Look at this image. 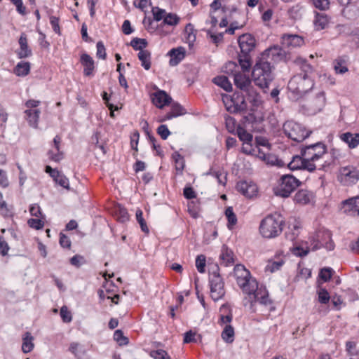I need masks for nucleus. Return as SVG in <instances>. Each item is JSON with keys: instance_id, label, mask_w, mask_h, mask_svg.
I'll return each mask as SVG.
<instances>
[{"instance_id": "f257e3e1", "label": "nucleus", "mask_w": 359, "mask_h": 359, "mask_svg": "<svg viewBox=\"0 0 359 359\" xmlns=\"http://www.w3.org/2000/svg\"><path fill=\"white\" fill-rule=\"evenodd\" d=\"M233 276L238 286L245 295L244 301L249 302L251 306H253L256 302L265 306L271 304V301L266 287L259 285L243 265L236 264L234 266Z\"/></svg>"}, {"instance_id": "f03ea898", "label": "nucleus", "mask_w": 359, "mask_h": 359, "mask_svg": "<svg viewBox=\"0 0 359 359\" xmlns=\"http://www.w3.org/2000/svg\"><path fill=\"white\" fill-rule=\"evenodd\" d=\"M300 153L307 161L306 168L309 172H313L316 169H324L330 165V162L323 161L327 154V147L324 143L317 142L302 147Z\"/></svg>"}, {"instance_id": "7ed1b4c3", "label": "nucleus", "mask_w": 359, "mask_h": 359, "mask_svg": "<svg viewBox=\"0 0 359 359\" xmlns=\"http://www.w3.org/2000/svg\"><path fill=\"white\" fill-rule=\"evenodd\" d=\"M224 71L228 74L233 75L234 84L237 88L246 93L250 102L256 103L259 101V95L252 86L249 76L245 72L238 71V66L235 62H227Z\"/></svg>"}, {"instance_id": "20e7f679", "label": "nucleus", "mask_w": 359, "mask_h": 359, "mask_svg": "<svg viewBox=\"0 0 359 359\" xmlns=\"http://www.w3.org/2000/svg\"><path fill=\"white\" fill-rule=\"evenodd\" d=\"M284 224V219L280 214H270L260 222L259 232L263 238L272 239L280 235Z\"/></svg>"}, {"instance_id": "39448f33", "label": "nucleus", "mask_w": 359, "mask_h": 359, "mask_svg": "<svg viewBox=\"0 0 359 359\" xmlns=\"http://www.w3.org/2000/svg\"><path fill=\"white\" fill-rule=\"evenodd\" d=\"M252 76L256 86L263 90L269 88L273 79L270 62L264 60H258L253 67Z\"/></svg>"}, {"instance_id": "423d86ee", "label": "nucleus", "mask_w": 359, "mask_h": 359, "mask_svg": "<svg viewBox=\"0 0 359 359\" xmlns=\"http://www.w3.org/2000/svg\"><path fill=\"white\" fill-rule=\"evenodd\" d=\"M336 178L342 187L355 185L359 182V165L349 163L341 165L336 172Z\"/></svg>"}, {"instance_id": "0eeeda50", "label": "nucleus", "mask_w": 359, "mask_h": 359, "mask_svg": "<svg viewBox=\"0 0 359 359\" xmlns=\"http://www.w3.org/2000/svg\"><path fill=\"white\" fill-rule=\"evenodd\" d=\"M313 81L308 75L302 74L294 76L288 82L287 88L294 99H298L313 87Z\"/></svg>"}, {"instance_id": "6e6552de", "label": "nucleus", "mask_w": 359, "mask_h": 359, "mask_svg": "<svg viewBox=\"0 0 359 359\" xmlns=\"http://www.w3.org/2000/svg\"><path fill=\"white\" fill-rule=\"evenodd\" d=\"M301 184L300 181L292 175L280 177L277 187L274 189L276 196L287 198Z\"/></svg>"}, {"instance_id": "1a4fd4ad", "label": "nucleus", "mask_w": 359, "mask_h": 359, "mask_svg": "<svg viewBox=\"0 0 359 359\" xmlns=\"http://www.w3.org/2000/svg\"><path fill=\"white\" fill-rule=\"evenodd\" d=\"M215 270L210 272L209 285L210 297L215 302L221 299L225 294L224 283L219 273L217 266Z\"/></svg>"}, {"instance_id": "9d476101", "label": "nucleus", "mask_w": 359, "mask_h": 359, "mask_svg": "<svg viewBox=\"0 0 359 359\" xmlns=\"http://www.w3.org/2000/svg\"><path fill=\"white\" fill-rule=\"evenodd\" d=\"M222 101L226 109L230 113H243L247 109L244 95L238 93H235L232 95H223Z\"/></svg>"}, {"instance_id": "9b49d317", "label": "nucleus", "mask_w": 359, "mask_h": 359, "mask_svg": "<svg viewBox=\"0 0 359 359\" xmlns=\"http://www.w3.org/2000/svg\"><path fill=\"white\" fill-rule=\"evenodd\" d=\"M284 133L294 142H302L309 135L305 127L294 121H286L283 126Z\"/></svg>"}, {"instance_id": "f8f14e48", "label": "nucleus", "mask_w": 359, "mask_h": 359, "mask_svg": "<svg viewBox=\"0 0 359 359\" xmlns=\"http://www.w3.org/2000/svg\"><path fill=\"white\" fill-rule=\"evenodd\" d=\"M313 250H318L325 248L328 250H332L334 248V243L332 240L331 232L325 229H320L313 237Z\"/></svg>"}, {"instance_id": "ddd939ff", "label": "nucleus", "mask_w": 359, "mask_h": 359, "mask_svg": "<svg viewBox=\"0 0 359 359\" xmlns=\"http://www.w3.org/2000/svg\"><path fill=\"white\" fill-rule=\"evenodd\" d=\"M325 95L323 91H319L310 97L304 105L308 114L314 115L320 112L325 105Z\"/></svg>"}, {"instance_id": "4468645a", "label": "nucleus", "mask_w": 359, "mask_h": 359, "mask_svg": "<svg viewBox=\"0 0 359 359\" xmlns=\"http://www.w3.org/2000/svg\"><path fill=\"white\" fill-rule=\"evenodd\" d=\"M236 189L238 192L248 198H252L257 196L258 187L252 181H241L237 183Z\"/></svg>"}, {"instance_id": "2eb2a0df", "label": "nucleus", "mask_w": 359, "mask_h": 359, "mask_svg": "<svg viewBox=\"0 0 359 359\" xmlns=\"http://www.w3.org/2000/svg\"><path fill=\"white\" fill-rule=\"evenodd\" d=\"M286 58L285 51L278 46H274L266 49L262 54V59L271 60L273 62H278L285 60Z\"/></svg>"}, {"instance_id": "dca6fc26", "label": "nucleus", "mask_w": 359, "mask_h": 359, "mask_svg": "<svg viewBox=\"0 0 359 359\" xmlns=\"http://www.w3.org/2000/svg\"><path fill=\"white\" fill-rule=\"evenodd\" d=\"M280 43L285 48L292 49L301 47L304 43V40L297 34H284L280 37Z\"/></svg>"}, {"instance_id": "f3484780", "label": "nucleus", "mask_w": 359, "mask_h": 359, "mask_svg": "<svg viewBox=\"0 0 359 359\" xmlns=\"http://www.w3.org/2000/svg\"><path fill=\"white\" fill-rule=\"evenodd\" d=\"M151 100L156 107L163 109L171 103L172 97L165 91L158 89L151 94Z\"/></svg>"}, {"instance_id": "a211bd4d", "label": "nucleus", "mask_w": 359, "mask_h": 359, "mask_svg": "<svg viewBox=\"0 0 359 359\" xmlns=\"http://www.w3.org/2000/svg\"><path fill=\"white\" fill-rule=\"evenodd\" d=\"M238 42L242 54H249L255 48V39L250 34L240 36Z\"/></svg>"}, {"instance_id": "6ab92c4d", "label": "nucleus", "mask_w": 359, "mask_h": 359, "mask_svg": "<svg viewBox=\"0 0 359 359\" xmlns=\"http://www.w3.org/2000/svg\"><path fill=\"white\" fill-rule=\"evenodd\" d=\"M46 172L48 173L53 180L65 189H69L68 178L56 169H53L50 165H46Z\"/></svg>"}, {"instance_id": "aec40b11", "label": "nucleus", "mask_w": 359, "mask_h": 359, "mask_svg": "<svg viewBox=\"0 0 359 359\" xmlns=\"http://www.w3.org/2000/svg\"><path fill=\"white\" fill-rule=\"evenodd\" d=\"M186 110L178 103H173L171 105L170 111L165 114L160 115L158 117V121L160 123L170 120L172 118L184 115Z\"/></svg>"}, {"instance_id": "412c9836", "label": "nucleus", "mask_w": 359, "mask_h": 359, "mask_svg": "<svg viewBox=\"0 0 359 359\" xmlns=\"http://www.w3.org/2000/svg\"><path fill=\"white\" fill-rule=\"evenodd\" d=\"M62 142V138L60 135H56L53 139V149H50L48 151V158L55 162H59L61 161L64 154L62 151H60V143Z\"/></svg>"}, {"instance_id": "4be33fe9", "label": "nucleus", "mask_w": 359, "mask_h": 359, "mask_svg": "<svg viewBox=\"0 0 359 359\" xmlns=\"http://www.w3.org/2000/svg\"><path fill=\"white\" fill-rule=\"evenodd\" d=\"M20 48L16 52L18 58L29 57L32 55V51L28 46L27 37L25 33H22L18 40Z\"/></svg>"}, {"instance_id": "5701e85b", "label": "nucleus", "mask_w": 359, "mask_h": 359, "mask_svg": "<svg viewBox=\"0 0 359 359\" xmlns=\"http://www.w3.org/2000/svg\"><path fill=\"white\" fill-rule=\"evenodd\" d=\"M80 62L83 67L84 76H93L95 69V62L93 57L87 53H82L80 57Z\"/></svg>"}, {"instance_id": "b1692460", "label": "nucleus", "mask_w": 359, "mask_h": 359, "mask_svg": "<svg viewBox=\"0 0 359 359\" xmlns=\"http://www.w3.org/2000/svg\"><path fill=\"white\" fill-rule=\"evenodd\" d=\"M314 194L313 192L306 189L299 190L294 196L295 203L299 205H307L313 202Z\"/></svg>"}, {"instance_id": "393cba45", "label": "nucleus", "mask_w": 359, "mask_h": 359, "mask_svg": "<svg viewBox=\"0 0 359 359\" xmlns=\"http://www.w3.org/2000/svg\"><path fill=\"white\" fill-rule=\"evenodd\" d=\"M220 264L224 266H231L235 263V256L233 251L223 245L219 255Z\"/></svg>"}, {"instance_id": "a878e982", "label": "nucleus", "mask_w": 359, "mask_h": 359, "mask_svg": "<svg viewBox=\"0 0 359 359\" xmlns=\"http://www.w3.org/2000/svg\"><path fill=\"white\" fill-rule=\"evenodd\" d=\"M168 55L170 57L169 64L170 66L177 65L185 56V49L183 47L171 49Z\"/></svg>"}, {"instance_id": "bb28decb", "label": "nucleus", "mask_w": 359, "mask_h": 359, "mask_svg": "<svg viewBox=\"0 0 359 359\" xmlns=\"http://www.w3.org/2000/svg\"><path fill=\"white\" fill-rule=\"evenodd\" d=\"M341 141L348 144L351 149H354L359 145V133L346 132L339 135Z\"/></svg>"}, {"instance_id": "cd10ccee", "label": "nucleus", "mask_w": 359, "mask_h": 359, "mask_svg": "<svg viewBox=\"0 0 359 359\" xmlns=\"http://www.w3.org/2000/svg\"><path fill=\"white\" fill-rule=\"evenodd\" d=\"M342 204L346 212H352L359 216V196L345 200Z\"/></svg>"}, {"instance_id": "c85d7f7f", "label": "nucleus", "mask_w": 359, "mask_h": 359, "mask_svg": "<svg viewBox=\"0 0 359 359\" xmlns=\"http://www.w3.org/2000/svg\"><path fill=\"white\" fill-rule=\"evenodd\" d=\"M40 114L41 111L39 109H27L25 111V119L31 127L34 128H38Z\"/></svg>"}, {"instance_id": "c756f323", "label": "nucleus", "mask_w": 359, "mask_h": 359, "mask_svg": "<svg viewBox=\"0 0 359 359\" xmlns=\"http://www.w3.org/2000/svg\"><path fill=\"white\" fill-rule=\"evenodd\" d=\"M307 161L304 160V157L300 155L293 156L292 161L289 163L288 167L292 170H307Z\"/></svg>"}, {"instance_id": "7c9ffc66", "label": "nucleus", "mask_w": 359, "mask_h": 359, "mask_svg": "<svg viewBox=\"0 0 359 359\" xmlns=\"http://www.w3.org/2000/svg\"><path fill=\"white\" fill-rule=\"evenodd\" d=\"M284 263L285 262L282 255H278V256H276L274 258L269 260L265 267V271L273 273L279 270Z\"/></svg>"}, {"instance_id": "2f4dec72", "label": "nucleus", "mask_w": 359, "mask_h": 359, "mask_svg": "<svg viewBox=\"0 0 359 359\" xmlns=\"http://www.w3.org/2000/svg\"><path fill=\"white\" fill-rule=\"evenodd\" d=\"M330 23V18L325 13H316L313 25L316 30H322L325 29Z\"/></svg>"}, {"instance_id": "473e14b6", "label": "nucleus", "mask_w": 359, "mask_h": 359, "mask_svg": "<svg viewBox=\"0 0 359 359\" xmlns=\"http://www.w3.org/2000/svg\"><path fill=\"white\" fill-rule=\"evenodd\" d=\"M184 38L189 47L194 46L196 39V31L191 23L187 24L185 27Z\"/></svg>"}, {"instance_id": "72a5a7b5", "label": "nucleus", "mask_w": 359, "mask_h": 359, "mask_svg": "<svg viewBox=\"0 0 359 359\" xmlns=\"http://www.w3.org/2000/svg\"><path fill=\"white\" fill-rule=\"evenodd\" d=\"M220 314L218 323L221 325H230L232 321L233 316L231 312L225 306H222L220 308Z\"/></svg>"}, {"instance_id": "f704fd0d", "label": "nucleus", "mask_w": 359, "mask_h": 359, "mask_svg": "<svg viewBox=\"0 0 359 359\" xmlns=\"http://www.w3.org/2000/svg\"><path fill=\"white\" fill-rule=\"evenodd\" d=\"M30 68L29 62L21 61L15 67L13 72L18 76H25L29 74Z\"/></svg>"}, {"instance_id": "c9c22d12", "label": "nucleus", "mask_w": 359, "mask_h": 359, "mask_svg": "<svg viewBox=\"0 0 359 359\" xmlns=\"http://www.w3.org/2000/svg\"><path fill=\"white\" fill-rule=\"evenodd\" d=\"M33 341L34 337L31 333L29 332H25L22 337V351L23 353H27L33 350L34 347Z\"/></svg>"}, {"instance_id": "e433bc0d", "label": "nucleus", "mask_w": 359, "mask_h": 359, "mask_svg": "<svg viewBox=\"0 0 359 359\" xmlns=\"http://www.w3.org/2000/svg\"><path fill=\"white\" fill-rule=\"evenodd\" d=\"M333 68L336 74H343L348 71L346 67V60L344 57H339L333 61Z\"/></svg>"}, {"instance_id": "4c0bfd02", "label": "nucleus", "mask_w": 359, "mask_h": 359, "mask_svg": "<svg viewBox=\"0 0 359 359\" xmlns=\"http://www.w3.org/2000/svg\"><path fill=\"white\" fill-rule=\"evenodd\" d=\"M213 83L223 88L226 91L232 90V85L228 78L225 76H218L213 79Z\"/></svg>"}, {"instance_id": "58836bf2", "label": "nucleus", "mask_w": 359, "mask_h": 359, "mask_svg": "<svg viewBox=\"0 0 359 359\" xmlns=\"http://www.w3.org/2000/svg\"><path fill=\"white\" fill-rule=\"evenodd\" d=\"M138 58L141 61L142 66L149 70L151 67V53L147 50H141L138 53Z\"/></svg>"}, {"instance_id": "ea45409f", "label": "nucleus", "mask_w": 359, "mask_h": 359, "mask_svg": "<svg viewBox=\"0 0 359 359\" xmlns=\"http://www.w3.org/2000/svg\"><path fill=\"white\" fill-rule=\"evenodd\" d=\"M221 337L226 343H232L234 340V329L231 325H226L223 329Z\"/></svg>"}, {"instance_id": "a19ab883", "label": "nucleus", "mask_w": 359, "mask_h": 359, "mask_svg": "<svg viewBox=\"0 0 359 359\" xmlns=\"http://www.w3.org/2000/svg\"><path fill=\"white\" fill-rule=\"evenodd\" d=\"M243 143H251L252 142L253 136L251 133L246 131L243 127L238 126L236 133Z\"/></svg>"}, {"instance_id": "79ce46f5", "label": "nucleus", "mask_w": 359, "mask_h": 359, "mask_svg": "<svg viewBox=\"0 0 359 359\" xmlns=\"http://www.w3.org/2000/svg\"><path fill=\"white\" fill-rule=\"evenodd\" d=\"M225 216L228 220L227 227L232 229L237 223V217L232 207H228L225 210Z\"/></svg>"}, {"instance_id": "37998d69", "label": "nucleus", "mask_w": 359, "mask_h": 359, "mask_svg": "<svg viewBox=\"0 0 359 359\" xmlns=\"http://www.w3.org/2000/svg\"><path fill=\"white\" fill-rule=\"evenodd\" d=\"M69 350L77 359H82L84 356L85 350L83 347L78 343H72L69 346Z\"/></svg>"}, {"instance_id": "c03bdc74", "label": "nucleus", "mask_w": 359, "mask_h": 359, "mask_svg": "<svg viewBox=\"0 0 359 359\" xmlns=\"http://www.w3.org/2000/svg\"><path fill=\"white\" fill-rule=\"evenodd\" d=\"M238 62L243 72H248L250 70L251 67V59L249 54H243V55H239Z\"/></svg>"}, {"instance_id": "a18cd8bd", "label": "nucleus", "mask_w": 359, "mask_h": 359, "mask_svg": "<svg viewBox=\"0 0 359 359\" xmlns=\"http://www.w3.org/2000/svg\"><path fill=\"white\" fill-rule=\"evenodd\" d=\"M135 217L137 222L140 226L141 230L146 233H149V230L145 219L143 218V212L141 209L136 210Z\"/></svg>"}, {"instance_id": "49530a36", "label": "nucleus", "mask_w": 359, "mask_h": 359, "mask_svg": "<svg viewBox=\"0 0 359 359\" xmlns=\"http://www.w3.org/2000/svg\"><path fill=\"white\" fill-rule=\"evenodd\" d=\"M0 213L4 217H11L13 215V205H8L6 201L0 204Z\"/></svg>"}, {"instance_id": "de8ad7c7", "label": "nucleus", "mask_w": 359, "mask_h": 359, "mask_svg": "<svg viewBox=\"0 0 359 359\" xmlns=\"http://www.w3.org/2000/svg\"><path fill=\"white\" fill-rule=\"evenodd\" d=\"M318 300L320 304H326L329 302L330 296L325 288L320 287L317 291Z\"/></svg>"}, {"instance_id": "09e8293b", "label": "nucleus", "mask_w": 359, "mask_h": 359, "mask_svg": "<svg viewBox=\"0 0 359 359\" xmlns=\"http://www.w3.org/2000/svg\"><path fill=\"white\" fill-rule=\"evenodd\" d=\"M225 125L226 130L231 133H236L238 126H236V121L234 118L230 116H225Z\"/></svg>"}, {"instance_id": "8fccbe9b", "label": "nucleus", "mask_w": 359, "mask_h": 359, "mask_svg": "<svg viewBox=\"0 0 359 359\" xmlns=\"http://www.w3.org/2000/svg\"><path fill=\"white\" fill-rule=\"evenodd\" d=\"M147 42L144 39L134 38L130 41V46L135 49L140 51L144 50L147 46Z\"/></svg>"}, {"instance_id": "3c124183", "label": "nucleus", "mask_w": 359, "mask_h": 359, "mask_svg": "<svg viewBox=\"0 0 359 359\" xmlns=\"http://www.w3.org/2000/svg\"><path fill=\"white\" fill-rule=\"evenodd\" d=\"M180 22V18L175 13H167L163 21V24L175 26Z\"/></svg>"}, {"instance_id": "603ef678", "label": "nucleus", "mask_w": 359, "mask_h": 359, "mask_svg": "<svg viewBox=\"0 0 359 359\" xmlns=\"http://www.w3.org/2000/svg\"><path fill=\"white\" fill-rule=\"evenodd\" d=\"M114 339L120 346L127 345L129 342L128 337H125L123 332L120 330L114 332Z\"/></svg>"}, {"instance_id": "864d4df0", "label": "nucleus", "mask_w": 359, "mask_h": 359, "mask_svg": "<svg viewBox=\"0 0 359 359\" xmlns=\"http://www.w3.org/2000/svg\"><path fill=\"white\" fill-rule=\"evenodd\" d=\"M150 356L154 359H171L167 351L163 349L151 351Z\"/></svg>"}, {"instance_id": "5fc2aeb1", "label": "nucleus", "mask_w": 359, "mask_h": 359, "mask_svg": "<svg viewBox=\"0 0 359 359\" xmlns=\"http://www.w3.org/2000/svg\"><path fill=\"white\" fill-rule=\"evenodd\" d=\"M346 350L351 357H358L359 355V351L357 349L356 344L353 341L346 342Z\"/></svg>"}, {"instance_id": "6e6d98bb", "label": "nucleus", "mask_w": 359, "mask_h": 359, "mask_svg": "<svg viewBox=\"0 0 359 359\" xmlns=\"http://www.w3.org/2000/svg\"><path fill=\"white\" fill-rule=\"evenodd\" d=\"M116 214L118 221L121 222H126L129 220V215L128 211L123 207H118L117 210H116Z\"/></svg>"}, {"instance_id": "4d7b16f0", "label": "nucleus", "mask_w": 359, "mask_h": 359, "mask_svg": "<svg viewBox=\"0 0 359 359\" xmlns=\"http://www.w3.org/2000/svg\"><path fill=\"white\" fill-rule=\"evenodd\" d=\"M206 259L203 255H198L196 258V267L201 273L205 272Z\"/></svg>"}, {"instance_id": "13d9d810", "label": "nucleus", "mask_w": 359, "mask_h": 359, "mask_svg": "<svg viewBox=\"0 0 359 359\" xmlns=\"http://www.w3.org/2000/svg\"><path fill=\"white\" fill-rule=\"evenodd\" d=\"M172 158L175 161L176 169L182 171L184 167V158L178 152H175L172 154Z\"/></svg>"}, {"instance_id": "bf43d9fd", "label": "nucleus", "mask_w": 359, "mask_h": 359, "mask_svg": "<svg viewBox=\"0 0 359 359\" xmlns=\"http://www.w3.org/2000/svg\"><path fill=\"white\" fill-rule=\"evenodd\" d=\"M151 12L154 16V19L156 21H160L161 20H164V18L167 14L165 10L160 8L158 7L152 8Z\"/></svg>"}, {"instance_id": "052dcab7", "label": "nucleus", "mask_w": 359, "mask_h": 359, "mask_svg": "<svg viewBox=\"0 0 359 359\" xmlns=\"http://www.w3.org/2000/svg\"><path fill=\"white\" fill-rule=\"evenodd\" d=\"M28 225L34 229L39 230L41 229L44 226V222L39 218H31L27 221Z\"/></svg>"}, {"instance_id": "680f3d73", "label": "nucleus", "mask_w": 359, "mask_h": 359, "mask_svg": "<svg viewBox=\"0 0 359 359\" xmlns=\"http://www.w3.org/2000/svg\"><path fill=\"white\" fill-rule=\"evenodd\" d=\"M10 1L12 2V4H13L15 6L16 11L19 14H20L22 15H27V8L24 6L22 0H10Z\"/></svg>"}, {"instance_id": "e2e57ef3", "label": "nucleus", "mask_w": 359, "mask_h": 359, "mask_svg": "<svg viewBox=\"0 0 359 359\" xmlns=\"http://www.w3.org/2000/svg\"><path fill=\"white\" fill-rule=\"evenodd\" d=\"M60 316L64 323H70L72 320V313L65 306L60 309Z\"/></svg>"}, {"instance_id": "0e129e2a", "label": "nucleus", "mask_w": 359, "mask_h": 359, "mask_svg": "<svg viewBox=\"0 0 359 359\" xmlns=\"http://www.w3.org/2000/svg\"><path fill=\"white\" fill-rule=\"evenodd\" d=\"M96 55L98 58L104 60L107 57L106 49L102 41H98L96 44Z\"/></svg>"}, {"instance_id": "69168bd1", "label": "nucleus", "mask_w": 359, "mask_h": 359, "mask_svg": "<svg viewBox=\"0 0 359 359\" xmlns=\"http://www.w3.org/2000/svg\"><path fill=\"white\" fill-rule=\"evenodd\" d=\"M332 276V269L331 268H323L319 273V277L324 282L330 280Z\"/></svg>"}, {"instance_id": "338daca9", "label": "nucleus", "mask_w": 359, "mask_h": 359, "mask_svg": "<svg viewBox=\"0 0 359 359\" xmlns=\"http://www.w3.org/2000/svg\"><path fill=\"white\" fill-rule=\"evenodd\" d=\"M140 139V133L138 131H134L130 135V147L136 152L138 151L137 145Z\"/></svg>"}, {"instance_id": "774afa93", "label": "nucleus", "mask_w": 359, "mask_h": 359, "mask_svg": "<svg viewBox=\"0 0 359 359\" xmlns=\"http://www.w3.org/2000/svg\"><path fill=\"white\" fill-rule=\"evenodd\" d=\"M150 4L151 0H135L133 2V5L143 12H146L148 6Z\"/></svg>"}]
</instances>
